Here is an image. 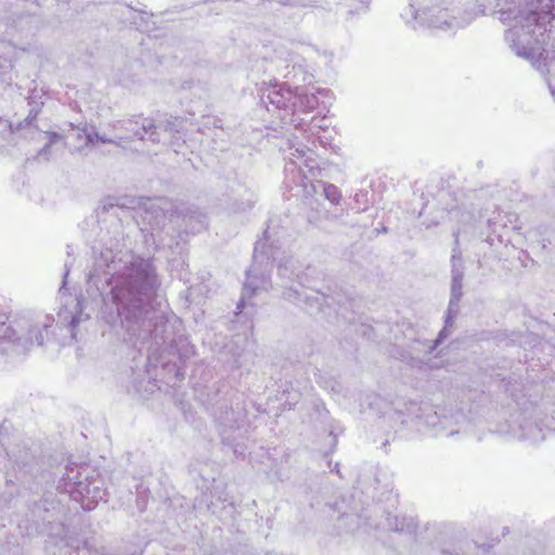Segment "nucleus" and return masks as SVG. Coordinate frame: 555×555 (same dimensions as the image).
Listing matches in <instances>:
<instances>
[{
  "mask_svg": "<svg viewBox=\"0 0 555 555\" xmlns=\"http://www.w3.org/2000/svg\"><path fill=\"white\" fill-rule=\"evenodd\" d=\"M511 50L543 76H555V0H531L499 11Z\"/></svg>",
  "mask_w": 555,
  "mask_h": 555,
  "instance_id": "1",
  "label": "nucleus"
},
{
  "mask_svg": "<svg viewBox=\"0 0 555 555\" xmlns=\"http://www.w3.org/2000/svg\"><path fill=\"white\" fill-rule=\"evenodd\" d=\"M259 90L258 111L278 114L281 120L289 119L296 113L311 112L330 100V90L315 87L291 88L286 83L266 85Z\"/></svg>",
  "mask_w": 555,
  "mask_h": 555,
  "instance_id": "2",
  "label": "nucleus"
},
{
  "mask_svg": "<svg viewBox=\"0 0 555 555\" xmlns=\"http://www.w3.org/2000/svg\"><path fill=\"white\" fill-rule=\"evenodd\" d=\"M401 16L414 29L417 26H425L437 30L455 31L467 25L464 18L455 15L454 9L442 7L441 3H433L420 9L414 3H410Z\"/></svg>",
  "mask_w": 555,
  "mask_h": 555,
  "instance_id": "3",
  "label": "nucleus"
},
{
  "mask_svg": "<svg viewBox=\"0 0 555 555\" xmlns=\"http://www.w3.org/2000/svg\"><path fill=\"white\" fill-rule=\"evenodd\" d=\"M289 162L285 166V184L291 190L299 189L301 194L309 197L317 193V186L308 178L304 171V167L308 168L311 176H314V160L307 155L301 141L289 146Z\"/></svg>",
  "mask_w": 555,
  "mask_h": 555,
  "instance_id": "4",
  "label": "nucleus"
},
{
  "mask_svg": "<svg viewBox=\"0 0 555 555\" xmlns=\"http://www.w3.org/2000/svg\"><path fill=\"white\" fill-rule=\"evenodd\" d=\"M452 268H453L452 269V273H453L452 297H451L450 304H449V312H448V317L446 320V326L451 325L453 318H455L456 312H457V305H459V301H460V298L462 295L461 288H462L463 271L461 268V259L457 257L456 249H454L453 254H452ZM446 333H447V327H444L440 332L437 343H439L442 339V337L446 335Z\"/></svg>",
  "mask_w": 555,
  "mask_h": 555,
  "instance_id": "5",
  "label": "nucleus"
},
{
  "mask_svg": "<svg viewBox=\"0 0 555 555\" xmlns=\"http://www.w3.org/2000/svg\"><path fill=\"white\" fill-rule=\"evenodd\" d=\"M285 65V78L293 82L311 83L313 74L307 62L300 59L298 55L289 54Z\"/></svg>",
  "mask_w": 555,
  "mask_h": 555,
  "instance_id": "6",
  "label": "nucleus"
},
{
  "mask_svg": "<svg viewBox=\"0 0 555 555\" xmlns=\"http://www.w3.org/2000/svg\"><path fill=\"white\" fill-rule=\"evenodd\" d=\"M517 218L512 214H502L498 212V215L491 219H489V225L493 228V232H498V237L500 240L503 238L502 230L507 229L508 227L515 229Z\"/></svg>",
  "mask_w": 555,
  "mask_h": 555,
  "instance_id": "7",
  "label": "nucleus"
},
{
  "mask_svg": "<svg viewBox=\"0 0 555 555\" xmlns=\"http://www.w3.org/2000/svg\"><path fill=\"white\" fill-rule=\"evenodd\" d=\"M323 192L325 198L334 205H338L341 199V193L339 189L331 183H323Z\"/></svg>",
  "mask_w": 555,
  "mask_h": 555,
  "instance_id": "8",
  "label": "nucleus"
},
{
  "mask_svg": "<svg viewBox=\"0 0 555 555\" xmlns=\"http://www.w3.org/2000/svg\"><path fill=\"white\" fill-rule=\"evenodd\" d=\"M389 527L396 531H412L416 527V524L413 518L406 519L405 517H402L399 519L396 516L395 522L389 524Z\"/></svg>",
  "mask_w": 555,
  "mask_h": 555,
  "instance_id": "9",
  "label": "nucleus"
},
{
  "mask_svg": "<svg viewBox=\"0 0 555 555\" xmlns=\"http://www.w3.org/2000/svg\"><path fill=\"white\" fill-rule=\"evenodd\" d=\"M263 248H264V243L257 242V244L255 246V255H256V257H260V255H262Z\"/></svg>",
  "mask_w": 555,
  "mask_h": 555,
  "instance_id": "10",
  "label": "nucleus"
},
{
  "mask_svg": "<svg viewBox=\"0 0 555 555\" xmlns=\"http://www.w3.org/2000/svg\"><path fill=\"white\" fill-rule=\"evenodd\" d=\"M318 125L319 128L326 130L328 128L327 120L325 118L321 119Z\"/></svg>",
  "mask_w": 555,
  "mask_h": 555,
  "instance_id": "11",
  "label": "nucleus"
},
{
  "mask_svg": "<svg viewBox=\"0 0 555 555\" xmlns=\"http://www.w3.org/2000/svg\"><path fill=\"white\" fill-rule=\"evenodd\" d=\"M315 139H318V140H321V139H333V134H331V133L328 135H320L319 134V135H317Z\"/></svg>",
  "mask_w": 555,
  "mask_h": 555,
  "instance_id": "12",
  "label": "nucleus"
},
{
  "mask_svg": "<svg viewBox=\"0 0 555 555\" xmlns=\"http://www.w3.org/2000/svg\"><path fill=\"white\" fill-rule=\"evenodd\" d=\"M548 88L551 89V92H552V94H553V96H554V95H555V92H554V90H553V86H552V81H551V79H548Z\"/></svg>",
  "mask_w": 555,
  "mask_h": 555,
  "instance_id": "13",
  "label": "nucleus"
}]
</instances>
